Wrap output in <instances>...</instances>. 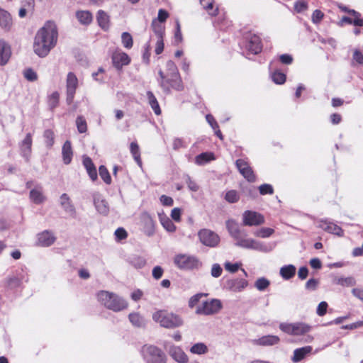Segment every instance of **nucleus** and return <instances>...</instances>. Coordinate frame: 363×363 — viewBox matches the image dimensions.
Segmentation results:
<instances>
[{
	"mask_svg": "<svg viewBox=\"0 0 363 363\" xmlns=\"http://www.w3.org/2000/svg\"><path fill=\"white\" fill-rule=\"evenodd\" d=\"M190 352L193 354H203L208 352L207 346L202 342L194 344L191 348Z\"/></svg>",
	"mask_w": 363,
	"mask_h": 363,
	"instance_id": "ea45409f",
	"label": "nucleus"
},
{
	"mask_svg": "<svg viewBox=\"0 0 363 363\" xmlns=\"http://www.w3.org/2000/svg\"><path fill=\"white\" fill-rule=\"evenodd\" d=\"M59 101V94L55 91L53 92L49 97V105L52 108L57 106Z\"/></svg>",
	"mask_w": 363,
	"mask_h": 363,
	"instance_id": "bf43d9fd",
	"label": "nucleus"
},
{
	"mask_svg": "<svg viewBox=\"0 0 363 363\" xmlns=\"http://www.w3.org/2000/svg\"><path fill=\"white\" fill-rule=\"evenodd\" d=\"M97 21L99 26L104 30H108L109 28V16L104 11L99 10L97 13Z\"/></svg>",
	"mask_w": 363,
	"mask_h": 363,
	"instance_id": "72a5a7b5",
	"label": "nucleus"
},
{
	"mask_svg": "<svg viewBox=\"0 0 363 363\" xmlns=\"http://www.w3.org/2000/svg\"><path fill=\"white\" fill-rule=\"evenodd\" d=\"M324 13L320 10L316 9L312 14L311 20L313 23L318 24L322 21Z\"/></svg>",
	"mask_w": 363,
	"mask_h": 363,
	"instance_id": "5fc2aeb1",
	"label": "nucleus"
},
{
	"mask_svg": "<svg viewBox=\"0 0 363 363\" xmlns=\"http://www.w3.org/2000/svg\"><path fill=\"white\" fill-rule=\"evenodd\" d=\"M240 266H241V264H240V263L233 264L229 262H227L224 264L225 269L231 273L236 272Z\"/></svg>",
	"mask_w": 363,
	"mask_h": 363,
	"instance_id": "6e6d98bb",
	"label": "nucleus"
},
{
	"mask_svg": "<svg viewBox=\"0 0 363 363\" xmlns=\"http://www.w3.org/2000/svg\"><path fill=\"white\" fill-rule=\"evenodd\" d=\"M97 300L104 307L118 312L128 307V303L117 294L108 291H100L96 294Z\"/></svg>",
	"mask_w": 363,
	"mask_h": 363,
	"instance_id": "7ed1b4c3",
	"label": "nucleus"
},
{
	"mask_svg": "<svg viewBox=\"0 0 363 363\" xmlns=\"http://www.w3.org/2000/svg\"><path fill=\"white\" fill-rule=\"evenodd\" d=\"M274 230L270 228H262L259 230H255L253 234L255 236L262 238H267L270 237Z\"/></svg>",
	"mask_w": 363,
	"mask_h": 363,
	"instance_id": "a19ab883",
	"label": "nucleus"
},
{
	"mask_svg": "<svg viewBox=\"0 0 363 363\" xmlns=\"http://www.w3.org/2000/svg\"><path fill=\"white\" fill-rule=\"evenodd\" d=\"M159 75L161 78L160 82V86L165 92L169 93L170 91V88L174 89L177 91L182 89L183 86L179 74L177 75V77L167 78L164 72L162 70H160Z\"/></svg>",
	"mask_w": 363,
	"mask_h": 363,
	"instance_id": "1a4fd4ad",
	"label": "nucleus"
},
{
	"mask_svg": "<svg viewBox=\"0 0 363 363\" xmlns=\"http://www.w3.org/2000/svg\"><path fill=\"white\" fill-rule=\"evenodd\" d=\"M296 267L292 264H289L282 267L280 269V275L284 279L288 280L292 278L296 273Z\"/></svg>",
	"mask_w": 363,
	"mask_h": 363,
	"instance_id": "e433bc0d",
	"label": "nucleus"
},
{
	"mask_svg": "<svg viewBox=\"0 0 363 363\" xmlns=\"http://www.w3.org/2000/svg\"><path fill=\"white\" fill-rule=\"evenodd\" d=\"M312 351L311 346H306L301 348L296 349L294 351V355L291 358L293 362L296 363L302 360L306 354H309Z\"/></svg>",
	"mask_w": 363,
	"mask_h": 363,
	"instance_id": "c85d7f7f",
	"label": "nucleus"
},
{
	"mask_svg": "<svg viewBox=\"0 0 363 363\" xmlns=\"http://www.w3.org/2000/svg\"><path fill=\"white\" fill-rule=\"evenodd\" d=\"M279 340V337L277 335H265L259 339L252 340V343L254 345L272 346L278 344Z\"/></svg>",
	"mask_w": 363,
	"mask_h": 363,
	"instance_id": "4be33fe9",
	"label": "nucleus"
},
{
	"mask_svg": "<svg viewBox=\"0 0 363 363\" xmlns=\"http://www.w3.org/2000/svg\"><path fill=\"white\" fill-rule=\"evenodd\" d=\"M30 199L35 204H40L45 201V196L43 195L41 188H37L30 191Z\"/></svg>",
	"mask_w": 363,
	"mask_h": 363,
	"instance_id": "473e14b6",
	"label": "nucleus"
},
{
	"mask_svg": "<svg viewBox=\"0 0 363 363\" xmlns=\"http://www.w3.org/2000/svg\"><path fill=\"white\" fill-rule=\"evenodd\" d=\"M226 228L229 234L235 240L242 235L239 225L234 220H228L226 221Z\"/></svg>",
	"mask_w": 363,
	"mask_h": 363,
	"instance_id": "bb28decb",
	"label": "nucleus"
},
{
	"mask_svg": "<svg viewBox=\"0 0 363 363\" xmlns=\"http://www.w3.org/2000/svg\"><path fill=\"white\" fill-rule=\"evenodd\" d=\"M169 355L179 363H187L188 356L186 353L177 346H172L169 350Z\"/></svg>",
	"mask_w": 363,
	"mask_h": 363,
	"instance_id": "412c9836",
	"label": "nucleus"
},
{
	"mask_svg": "<svg viewBox=\"0 0 363 363\" xmlns=\"http://www.w3.org/2000/svg\"><path fill=\"white\" fill-rule=\"evenodd\" d=\"M235 245L242 248L263 252H267L272 250V247L269 245L255 239L245 238L242 235L235 240Z\"/></svg>",
	"mask_w": 363,
	"mask_h": 363,
	"instance_id": "0eeeda50",
	"label": "nucleus"
},
{
	"mask_svg": "<svg viewBox=\"0 0 363 363\" xmlns=\"http://www.w3.org/2000/svg\"><path fill=\"white\" fill-rule=\"evenodd\" d=\"M57 30L52 22H48L36 33L33 44L34 52L40 57L48 55L57 41Z\"/></svg>",
	"mask_w": 363,
	"mask_h": 363,
	"instance_id": "f257e3e1",
	"label": "nucleus"
},
{
	"mask_svg": "<svg viewBox=\"0 0 363 363\" xmlns=\"http://www.w3.org/2000/svg\"><path fill=\"white\" fill-rule=\"evenodd\" d=\"M318 285V281L315 279H310L306 284V289L310 291L316 289Z\"/></svg>",
	"mask_w": 363,
	"mask_h": 363,
	"instance_id": "338daca9",
	"label": "nucleus"
},
{
	"mask_svg": "<svg viewBox=\"0 0 363 363\" xmlns=\"http://www.w3.org/2000/svg\"><path fill=\"white\" fill-rule=\"evenodd\" d=\"M349 13L354 16L352 23L357 26H363V19L361 18V14L354 10L349 11Z\"/></svg>",
	"mask_w": 363,
	"mask_h": 363,
	"instance_id": "864d4df0",
	"label": "nucleus"
},
{
	"mask_svg": "<svg viewBox=\"0 0 363 363\" xmlns=\"http://www.w3.org/2000/svg\"><path fill=\"white\" fill-rule=\"evenodd\" d=\"M269 284L270 282L268 279L262 277L257 279V281L255 283V286L259 291H264L269 286Z\"/></svg>",
	"mask_w": 363,
	"mask_h": 363,
	"instance_id": "de8ad7c7",
	"label": "nucleus"
},
{
	"mask_svg": "<svg viewBox=\"0 0 363 363\" xmlns=\"http://www.w3.org/2000/svg\"><path fill=\"white\" fill-rule=\"evenodd\" d=\"M94 203L97 211L103 215H106L109 211V207L107 201L99 194H95L94 196Z\"/></svg>",
	"mask_w": 363,
	"mask_h": 363,
	"instance_id": "5701e85b",
	"label": "nucleus"
},
{
	"mask_svg": "<svg viewBox=\"0 0 363 363\" xmlns=\"http://www.w3.org/2000/svg\"><path fill=\"white\" fill-rule=\"evenodd\" d=\"M271 77L272 81L277 84H282L286 81V75L279 70L274 71Z\"/></svg>",
	"mask_w": 363,
	"mask_h": 363,
	"instance_id": "a18cd8bd",
	"label": "nucleus"
},
{
	"mask_svg": "<svg viewBox=\"0 0 363 363\" xmlns=\"http://www.w3.org/2000/svg\"><path fill=\"white\" fill-rule=\"evenodd\" d=\"M99 175L104 182L107 184H110L111 183V177L107 168L104 165H101L99 167Z\"/></svg>",
	"mask_w": 363,
	"mask_h": 363,
	"instance_id": "c03bdc74",
	"label": "nucleus"
},
{
	"mask_svg": "<svg viewBox=\"0 0 363 363\" xmlns=\"http://www.w3.org/2000/svg\"><path fill=\"white\" fill-rule=\"evenodd\" d=\"M24 77L30 82H35L38 79L37 73L32 69L28 68L23 72Z\"/></svg>",
	"mask_w": 363,
	"mask_h": 363,
	"instance_id": "3c124183",
	"label": "nucleus"
},
{
	"mask_svg": "<svg viewBox=\"0 0 363 363\" xmlns=\"http://www.w3.org/2000/svg\"><path fill=\"white\" fill-rule=\"evenodd\" d=\"M328 306L327 302L321 301L317 307L316 313L318 315L323 316L327 312Z\"/></svg>",
	"mask_w": 363,
	"mask_h": 363,
	"instance_id": "4d7b16f0",
	"label": "nucleus"
},
{
	"mask_svg": "<svg viewBox=\"0 0 363 363\" xmlns=\"http://www.w3.org/2000/svg\"><path fill=\"white\" fill-rule=\"evenodd\" d=\"M159 219L162 227L169 233H174L176 230V226L172 220L167 217L164 213L158 214Z\"/></svg>",
	"mask_w": 363,
	"mask_h": 363,
	"instance_id": "c756f323",
	"label": "nucleus"
},
{
	"mask_svg": "<svg viewBox=\"0 0 363 363\" xmlns=\"http://www.w3.org/2000/svg\"><path fill=\"white\" fill-rule=\"evenodd\" d=\"M247 286V281L244 279H232L226 281L225 287L226 289L233 291H242Z\"/></svg>",
	"mask_w": 363,
	"mask_h": 363,
	"instance_id": "f3484780",
	"label": "nucleus"
},
{
	"mask_svg": "<svg viewBox=\"0 0 363 363\" xmlns=\"http://www.w3.org/2000/svg\"><path fill=\"white\" fill-rule=\"evenodd\" d=\"M122 43L125 48L130 49L133 47V38L129 33L124 32L121 35Z\"/></svg>",
	"mask_w": 363,
	"mask_h": 363,
	"instance_id": "49530a36",
	"label": "nucleus"
},
{
	"mask_svg": "<svg viewBox=\"0 0 363 363\" xmlns=\"http://www.w3.org/2000/svg\"><path fill=\"white\" fill-rule=\"evenodd\" d=\"M214 160L215 157L213 153L206 152L198 155L195 157V163L197 165L202 166Z\"/></svg>",
	"mask_w": 363,
	"mask_h": 363,
	"instance_id": "7c9ffc66",
	"label": "nucleus"
},
{
	"mask_svg": "<svg viewBox=\"0 0 363 363\" xmlns=\"http://www.w3.org/2000/svg\"><path fill=\"white\" fill-rule=\"evenodd\" d=\"M160 200L164 206H172L174 203L172 198L165 195L161 196Z\"/></svg>",
	"mask_w": 363,
	"mask_h": 363,
	"instance_id": "774afa93",
	"label": "nucleus"
},
{
	"mask_svg": "<svg viewBox=\"0 0 363 363\" xmlns=\"http://www.w3.org/2000/svg\"><path fill=\"white\" fill-rule=\"evenodd\" d=\"M152 319L166 328H174L183 325V320L179 315L162 310L155 312Z\"/></svg>",
	"mask_w": 363,
	"mask_h": 363,
	"instance_id": "20e7f679",
	"label": "nucleus"
},
{
	"mask_svg": "<svg viewBox=\"0 0 363 363\" xmlns=\"http://www.w3.org/2000/svg\"><path fill=\"white\" fill-rule=\"evenodd\" d=\"M60 204L64 211L70 216L74 217L76 213L75 208L72 203L69 196L67 194H62L60 197Z\"/></svg>",
	"mask_w": 363,
	"mask_h": 363,
	"instance_id": "aec40b11",
	"label": "nucleus"
},
{
	"mask_svg": "<svg viewBox=\"0 0 363 363\" xmlns=\"http://www.w3.org/2000/svg\"><path fill=\"white\" fill-rule=\"evenodd\" d=\"M294 9L296 12L301 13L307 10L308 9V4L306 1H298L295 3L294 4Z\"/></svg>",
	"mask_w": 363,
	"mask_h": 363,
	"instance_id": "13d9d810",
	"label": "nucleus"
},
{
	"mask_svg": "<svg viewBox=\"0 0 363 363\" xmlns=\"http://www.w3.org/2000/svg\"><path fill=\"white\" fill-rule=\"evenodd\" d=\"M115 235L118 240H121L125 239L128 236V234L124 228H118L115 231Z\"/></svg>",
	"mask_w": 363,
	"mask_h": 363,
	"instance_id": "69168bd1",
	"label": "nucleus"
},
{
	"mask_svg": "<svg viewBox=\"0 0 363 363\" xmlns=\"http://www.w3.org/2000/svg\"><path fill=\"white\" fill-rule=\"evenodd\" d=\"M166 67H167V75H165V76L167 77V78L177 77V75L179 74L177 67L175 63L174 62H172V60H169L167 62Z\"/></svg>",
	"mask_w": 363,
	"mask_h": 363,
	"instance_id": "79ce46f5",
	"label": "nucleus"
},
{
	"mask_svg": "<svg viewBox=\"0 0 363 363\" xmlns=\"http://www.w3.org/2000/svg\"><path fill=\"white\" fill-rule=\"evenodd\" d=\"M203 8L212 16H215L218 13V8L214 7V0H199Z\"/></svg>",
	"mask_w": 363,
	"mask_h": 363,
	"instance_id": "f704fd0d",
	"label": "nucleus"
},
{
	"mask_svg": "<svg viewBox=\"0 0 363 363\" xmlns=\"http://www.w3.org/2000/svg\"><path fill=\"white\" fill-rule=\"evenodd\" d=\"M78 86V79L72 72H69L66 79L67 101L70 104L74 99L76 89Z\"/></svg>",
	"mask_w": 363,
	"mask_h": 363,
	"instance_id": "4468645a",
	"label": "nucleus"
},
{
	"mask_svg": "<svg viewBox=\"0 0 363 363\" xmlns=\"http://www.w3.org/2000/svg\"><path fill=\"white\" fill-rule=\"evenodd\" d=\"M225 199L229 203H235L239 200V195L236 191L230 190L225 194Z\"/></svg>",
	"mask_w": 363,
	"mask_h": 363,
	"instance_id": "603ef678",
	"label": "nucleus"
},
{
	"mask_svg": "<svg viewBox=\"0 0 363 363\" xmlns=\"http://www.w3.org/2000/svg\"><path fill=\"white\" fill-rule=\"evenodd\" d=\"M186 183L191 191H197L199 190V186L189 175L186 177Z\"/></svg>",
	"mask_w": 363,
	"mask_h": 363,
	"instance_id": "0e129e2a",
	"label": "nucleus"
},
{
	"mask_svg": "<svg viewBox=\"0 0 363 363\" xmlns=\"http://www.w3.org/2000/svg\"><path fill=\"white\" fill-rule=\"evenodd\" d=\"M140 224L143 232L148 237L152 236L155 232V222L152 217L147 212L140 215Z\"/></svg>",
	"mask_w": 363,
	"mask_h": 363,
	"instance_id": "ddd939ff",
	"label": "nucleus"
},
{
	"mask_svg": "<svg viewBox=\"0 0 363 363\" xmlns=\"http://www.w3.org/2000/svg\"><path fill=\"white\" fill-rule=\"evenodd\" d=\"M83 164L92 181L97 179V172L96 167L90 157L87 156L83 157Z\"/></svg>",
	"mask_w": 363,
	"mask_h": 363,
	"instance_id": "a878e982",
	"label": "nucleus"
},
{
	"mask_svg": "<svg viewBox=\"0 0 363 363\" xmlns=\"http://www.w3.org/2000/svg\"><path fill=\"white\" fill-rule=\"evenodd\" d=\"M43 136L46 145L48 147H51L54 144V133L51 130H46L44 132Z\"/></svg>",
	"mask_w": 363,
	"mask_h": 363,
	"instance_id": "8fccbe9b",
	"label": "nucleus"
},
{
	"mask_svg": "<svg viewBox=\"0 0 363 363\" xmlns=\"http://www.w3.org/2000/svg\"><path fill=\"white\" fill-rule=\"evenodd\" d=\"M200 242L205 246L215 247L220 242V237L215 232L209 229H201L198 232Z\"/></svg>",
	"mask_w": 363,
	"mask_h": 363,
	"instance_id": "9d476101",
	"label": "nucleus"
},
{
	"mask_svg": "<svg viewBox=\"0 0 363 363\" xmlns=\"http://www.w3.org/2000/svg\"><path fill=\"white\" fill-rule=\"evenodd\" d=\"M147 98L148 100V103L151 108H152L154 113L157 116L160 115L161 109L154 94L150 91H147Z\"/></svg>",
	"mask_w": 363,
	"mask_h": 363,
	"instance_id": "c9c22d12",
	"label": "nucleus"
},
{
	"mask_svg": "<svg viewBox=\"0 0 363 363\" xmlns=\"http://www.w3.org/2000/svg\"><path fill=\"white\" fill-rule=\"evenodd\" d=\"M13 20L11 14L6 10L0 8V27L5 31L11 30Z\"/></svg>",
	"mask_w": 363,
	"mask_h": 363,
	"instance_id": "b1692460",
	"label": "nucleus"
},
{
	"mask_svg": "<svg viewBox=\"0 0 363 363\" xmlns=\"http://www.w3.org/2000/svg\"><path fill=\"white\" fill-rule=\"evenodd\" d=\"M62 155L63 162L65 164H69L72 160L73 151L71 145V143L69 140H67L62 148Z\"/></svg>",
	"mask_w": 363,
	"mask_h": 363,
	"instance_id": "cd10ccee",
	"label": "nucleus"
},
{
	"mask_svg": "<svg viewBox=\"0 0 363 363\" xmlns=\"http://www.w3.org/2000/svg\"><path fill=\"white\" fill-rule=\"evenodd\" d=\"M264 223V216L256 211H245L242 213V224L246 226H257Z\"/></svg>",
	"mask_w": 363,
	"mask_h": 363,
	"instance_id": "f8f14e48",
	"label": "nucleus"
},
{
	"mask_svg": "<svg viewBox=\"0 0 363 363\" xmlns=\"http://www.w3.org/2000/svg\"><path fill=\"white\" fill-rule=\"evenodd\" d=\"M11 55L9 45L4 40H0V64L5 65Z\"/></svg>",
	"mask_w": 363,
	"mask_h": 363,
	"instance_id": "393cba45",
	"label": "nucleus"
},
{
	"mask_svg": "<svg viewBox=\"0 0 363 363\" xmlns=\"http://www.w3.org/2000/svg\"><path fill=\"white\" fill-rule=\"evenodd\" d=\"M141 354L147 363H166L165 354L156 346L144 345L141 349Z\"/></svg>",
	"mask_w": 363,
	"mask_h": 363,
	"instance_id": "423d86ee",
	"label": "nucleus"
},
{
	"mask_svg": "<svg viewBox=\"0 0 363 363\" xmlns=\"http://www.w3.org/2000/svg\"><path fill=\"white\" fill-rule=\"evenodd\" d=\"M152 27L157 38H163L164 29L162 26L157 25L155 21H152Z\"/></svg>",
	"mask_w": 363,
	"mask_h": 363,
	"instance_id": "e2e57ef3",
	"label": "nucleus"
},
{
	"mask_svg": "<svg viewBox=\"0 0 363 363\" xmlns=\"http://www.w3.org/2000/svg\"><path fill=\"white\" fill-rule=\"evenodd\" d=\"M223 269L220 264H213L211 268V274L213 277H219L222 274Z\"/></svg>",
	"mask_w": 363,
	"mask_h": 363,
	"instance_id": "680f3d73",
	"label": "nucleus"
},
{
	"mask_svg": "<svg viewBox=\"0 0 363 363\" xmlns=\"http://www.w3.org/2000/svg\"><path fill=\"white\" fill-rule=\"evenodd\" d=\"M207 294L198 293L192 296L188 302V306L190 308H194L196 306L195 313L199 315H213L217 314L223 308V304L220 300L218 298H210L202 301L199 305L201 299L203 297L207 296Z\"/></svg>",
	"mask_w": 363,
	"mask_h": 363,
	"instance_id": "f03ea898",
	"label": "nucleus"
},
{
	"mask_svg": "<svg viewBox=\"0 0 363 363\" xmlns=\"http://www.w3.org/2000/svg\"><path fill=\"white\" fill-rule=\"evenodd\" d=\"M174 262L182 269H191L200 265L199 260L195 256L186 254L177 255L174 258Z\"/></svg>",
	"mask_w": 363,
	"mask_h": 363,
	"instance_id": "6e6552de",
	"label": "nucleus"
},
{
	"mask_svg": "<svg viewBox=\"0 0 363 363\" xmlns=\"http://www.w3.org/2000/svg\"><path fill=\"white\" fill-rule=\"evenodd\" d=\"M244 47L250 53L253 55L258 54L262 48L260 38L255 34H247L245 36Z\"/></svg>",
	"mask_w": 363,
	"mask_h": 363,
	"instance_id": "9b49d317",
	"label": "nucleus"
},
{
	"mask_svg": "<svg viewBox=\"0 0 363 363\" xmlns=\"http://www.w3.org/2000/svg\"><path fill=\"white\" fill-rule=\"evenodd\" d=\"M130 323L135 327H142L145 325L143 318L137 313H130L129 315Z\"/></svg>",
	"mask_w": 363,
	"mask_h": 363,
	"instance_id": "58836bf2",
	"label": "nucleus"
},
{
	"mask_svg": "<svg viewBox=\"0 0 363 363\" xmlns=\"http://www.w3.org/2000/svg\"><path fill=\"white\" fill-rule=\"evenodd\" d=\"M76 16L79 21L84 25L89 24L92 21V15L88 11H77Z\"/></svg>",
	"mask_w": 363,
	"mask_h": 363,
	"instance_id": "4c0bfd02",
	"label": "nucleus"
},
{
	"mask_svg": "<svg viewBox=\"0 0 363 363\" xmlns=\"http://www.w3.org/2000/svg\"><path fill=\"white\" fill-rule=\"evenodd\" d=\"M236 166L239 172L247 181L251 182L255 181V176L247 162L242 159H239L236 161Z\"/></svg>",
	"mask_w": 363,
	"mask_h": 363,
	"instance_id": "dca6fc26",
	"label": "nucleus"
},
{
	"mask_svg": "<svg viewBox=\"0 0 363 363\" xmlns=\"http://www.w3.org/2000/svg\"><path fill=\"white\" fill-rule=\"evenodd\" d=\"M259 193L262 195L264 194H273V188L270 184H262L259 187Z\"/></svg>",
	"mask_w": 363,
	"mask_h": 363,
	"instance_id": "052dcab7",
	"label": "nucleus"
},
{
	"mask_svg": "<svg viewBox=\"0 0 363 363\" xmlns=\"http://www.w3.org/2000/svg\"><path fill=\"white\" fill-rule=\"evenodd\" d=\"M56 240L53 233L49 230H44L37 235V244L42 247L52 245Z\"/></svg>",
	"mask_w": 363,
	"mask_h": 363,
	"instance_id": "a211bd4d",
	"label": "nucleus"
},
{
	"mask_svg": "<svg viewBox=\"0 0 363 363\" xmlns=\"http://www.w3.org/2000/svg\"><path fill=\"white\" fill-rule=\"evenodd\" d=\"M333 282L345 287L353 286L356 284V280L353 277H336L334 278Z\"/></svg>",
	"mask_w": 363,
	"mask_h": 363,
	"instance_id": "2f4dec72",
	"label": "nucleus"
},
{
	"mask_svg": "<svg viewBox=\"0 0 363 363\" xmlns=\"http://www.w3.org/2000/svg\"><path fill=\"white\" fill-rule=\"evenodd\" d=\"M31 145H32V137H31L30 133H28L21 143V150L24 155L30 152V151L31 150Z\"/></svg>",
	"mask_w": 363,
	"mask_h": 363,
	"instance_id": "37998d69",
	"label": "nucleus"
},
{
	"mask_svg": "<svg viewBox=\"0 0 363 363\" xmlns=\"http://www.w3.org/2000/svg\"><path fill=\"white\" fill-rule=\"evenodd\" d=\"M112 62L117 69H121L123 66L128 65L130 62L129 56L121 50H116L112 54Z\"/></svg>",
	"mask_w": 363,
	"mask_h": 363,
	"instance_id": "2eb2a0df",
	"label": "nucleus"
},
{
	"mask_svg": "<svg viewBox=\"0 0 363 363\" xmlns=\"http://www.w3.org/2000/svg\"><path fill=\"white\" fill-rule=\"evenodd\" d=\"M76 125L80 133H84L87 130L86 122L82 116H78L77 118Z\"/></svg>",
	"mask_w": 363,
	"mask_h": 363,
	"instance_id": "09e8293b",
	"label": "nucleus"
},
{
	"mask_svg": "<svg viewBox=\"0 0 363 363\" xmlns=\"http://www.w3.org/2000/svg\"><path fill=\"white\" fill-rule=\"evenodd\" d=\"M279 329L289 335L301 336L308 333L312 327L305 322L281 323Z\"/></svg>",
	"mask_w": 363,
	"mask_h": 363,
	"instance_id": "39448f33",
	"label": "nucleus"
},
{
	"mask_svg": "<svg viewBox=\"0 0 363 363\" xmlns=\"http://www.w3.org/2000/svg\"><path fill=\"white\" fill-rule=\"evenodd\" d=\"M318 227L329 233H333L339 236H342L343 235V230L340 226L328 220H320L318 223Z\"/></svg>",
	"mask_w": 363,
	"mask_h": 363,
	"instance_id": "6ab92c4d",
	"label": "nucleus"
}]
</instances>
